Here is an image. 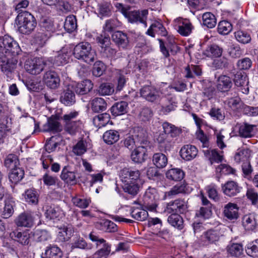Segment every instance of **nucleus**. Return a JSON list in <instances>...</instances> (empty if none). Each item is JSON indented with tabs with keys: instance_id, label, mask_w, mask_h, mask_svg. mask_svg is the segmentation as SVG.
I'll list each match as a JSON object with an SVG mask.
<instances>
[{
	"instance_id": "53",
	"label": "nucleus",
	"mask_w": 258,
	"mask_h": 258,
	"mask_svg": "<svg viewBox=\"0 0 258 258\" xmlns=\"http://www.w3.org/2000/svg\"><path fill=\"white\" fill-rule=\"evenodd\" d=\"M121 22L116 18H111L106 20L103 26V33H113L121 26Z\"/></svg>"
},
{
	"instance_id": "33",
	"label": "nucleus",
	"mask_w": 258,
	"mask_h": 258,
	"mask_svg": "<svg viewBox=\"0 0 258 258\" xmlns=\"http://www.w3.org/2000/svg\"><path fill=\"white\" fill-rule=\"evenodd\" d=\"M223 52V48L216 43L208 45L203 54L212 59L220 57Z\"/></svg>"
},
{
	"instance_id": "44",
	"label": "nucleus",
	"mask_w": 258,
	"mask_h": 258,
	"mask_svg": "<svg viewBox=\"0 0 258 258\" xmlns=\"http://www.w3.org/2000/svg\"><path fill=\"white\" fill-rule=\"evenodd\" d=\"M242 223L243 226L247 231L254 230L257 225L255 215L253 213L244 215L242 218Z\"/></svg>"
},
{
	"instance_id": "25",
	"label": "nucleus",
	"mask_w": 258,
	"mask_h": 258,
	"mask_svg": "<svg viewBox=\"0 0 258 258\" xmlns=\"http://www.w3.org/2000/svg\"><path fill=\"white\" fill-rule=\"evenodd\" d=\"M68 48L66 47H63L57 52V54L54 57H51L48 59L50 61L53 65L56 66H62L67 64L69 62V55L68 53Z\"/></svg>"
},
{
	"instance_id": "43",
	"label": "nucleus",
	"mask_w": 258,
	"mask_h": 258,
	"mask_svg": "<svg viewBox=\"0 0 258 258\" xmlns=\"http://www.w3.org/2000/svg\"><path fill=\"white\" fill-rule=\"evenodd\" d=\"M158 148L161 152L167 153L172 147V142L166 137L163 134H160L157 138Z\"/></svg>"
},
{
	"instance_id": "24",
	"label": "nucleus",
	"mask_w": 258,
	"mask_h": 258,
	"mask_svg": "<svg viewBox=\"0 0 258 258\" xmlns=\"http://www.w3.org/2000/svg\"><path fill=\"white\" fill-rule=\"evenodd\" d=\"M233 86L232 79L229 76L221 75L217 80V89L221 93H227Z\"/></svg>"
},
{
	"instance_id": "48",
	"label": "nucleus",
	"mask_w": 258,
	"mask_h": 258,
	"mask_svg": "<svg viewBox=\"0 0 258 258\" xmlns=\"http://www.w3.org/2000/svg\"><path fill=\"white\" fill-rule=\"evenodd\" d=\"M255 126V125L244 123L243 124H237L236 127L238 128V133L240 137L247 138L254 136L253 129Z\"/></svg>"
},
{
	"instance_id": "52",
	"label": "nucleus",
	"mask_w": 258,
	"mask_h": 258,
	"mask_svg": "<svg viewBox=\"0 0 258 258\" xmlns=\"http://www.w3.org/2000/svg\"><path fill=\"white\" fill-rule=\"evenodd\" d=\"M164 135H170L172 138L179 136L182 132L181 128L175 126L174 125L168 122H164L162 124Z\"/></svg>"
},
{
	"instance_id": "15",
	"label": "nucleus",
	"mask_w": 258,
	"mask_h": 258,
	"mask_svg": "<svg viewBox=\"0 0 258 258\" xmlns=\"http://www.w3.org/2000/svg\"><path fill=\"white\" fill-rule=\"evenodd\" d=\"M44 65L42 58L35 57L33 59L27 60L25 63L24 68L28 73L36 75L43 71Z\"/></svg>"
},
{
	"instance_id": "36",
	"label": "nucleus",
	"mask_w": 258,
	"mask_h": 258,
	"mask_svg": "<svg viewBox=\"0 0 258 258\" xmlns=\"http://www.w3.org/2000/svg\"><path fill=\"white\" fill-rule=\"evenodd\" d=\"M128 104L124 101L115 102L109 109L111 115L113 117L121 115L127 112Z\"/></svg>"
},
{
	"instance_id": "29",
	"label": "nucleus",
	"mask_w": 258,
	"mask_h": 258,
	"mask_svg": "<svg viewBox=\"0 0 258 258\" xmlns=\"http://www.w3.org/2000/svg\"><path fill=\"white\" fill-rule=\"evenodd\" d=\"M12 134V126L9 123L8 117L0 118V145L5 143V140Z\"/></svg>"
},
{
	"instance_id": "27",
	"label": "nucleus",
	"mask_w": 258,
	"mask_h": 258,
	"mask_svg": "<svg viewBox=\"0 0 258 258\" xmlns=\"http://www.w3.org/2000/svg\"><path fill=\"white\" fill-rule=\"evenodd\" d=\"M222 190L223 193L228 197H233L240 192L241 187L238 183L233 180H229L222 184Z\"/></svg>"
},
{
	"instance_id": "2",
	"label": "nucleus",
	"mask_w": 258,
	"mask_h": 258,
	"mask_svg": "<svg viewBox=\"0 0 258 258\" xmlns=\"http://www.w3.org/2000/svg\"><path fill=\"white\" fill-rule=\"evenodd\" d=\"M15 22L19 32L26 35L31 34L37 24L35 17L26 11H19Z\"/></svg>"
},
{
	"instance_id": "20",
	"label": "nucleus",
	"mask_w": 258,
	"mask_h": 258,
	"mask_svg": "<svg viewBox=\"0 0 258 258\" xmlns=\"http://www.w3.org/2000/svg\"><path fill=\"white\" fill-rule=\"evenodd\" d=\"M60 179L68 186H74L78 183V177L75 171L71 170L69 165L64 166L60 174Z\"/></svg>"
},
{
	"instance_id": "4",
	"label": "nucleus",
	"mask_w": 258,
	"mask_h": 258,
	"mask_svg": "<svg viewBox=\"0 0 258 258\" xmlns=\"http://www.w3.org/2000/svg\"><path fill=\"white\" fill-rule=\"evenodd\" d=\"M73 55L75 58L88 64L93 62L97 56L95 50L92 49L91 44L88 42L77 44L73 49Z\"/></svg>"
},
{
	"instance_id": "16",
	"label": "nucleus",
	"mask_w": 258,
	"mask_h": 258,
	"mask_svg": "<svg viewBox=\"0 0 258 258\" xmlns=\"http://www.w3.org/2000/svg\"><path fill=\"white\" fill-rule=\"evenodd\" d=\"M14 223L17 227L31 228L34 224V218L30 211H24L15 219Z\"/></svg>"
},
{
	"instance_id": "14",
	"label": "nucleus",
	"mask_w": 258,
	"mask_h": 258,
	"mask_svg": "<svg viewBox=\"0 0 258 258\" xmlns=\"http://www.w3.org/2000/svg\"><path fill=\"white\" fill-rule=\"evenodd\" d=\"M234 85L243 94H247L249 92L248 79L246 74L243 71H238L234 75L232 79Z\"/></svg>"
},
{
	"instance_id": "30",
	"label": "nucleus",
	"mask_w": 258,
	"mask_h": 258,
	"mask_svg": "<svg viewBox=\"0 0 258 258\" xmlns=\"http://www.w3.org/2000/svg\"><path fill=\"white\" fill-rule=\"evenodd\" d=\"M147 148L136 147L131 154L132 160L135 163L142 164L147 159Z\"/></svg>"
},
{
	"instance_id": "6",
	"label": "nucleus",
	"mask_w": 258,
	"mask_h": 258,
	"mask_svg": "<svg viewBox=\"0 0 258 258\" xmlns=\"http://www.w3.org/2000/svg\"><path fill=\"white\" fill-rule=\"evenodd\" d=\"M159 200V195L157 189L149 187L144 195L141 207L152 212L156 211Z\"/></svg>"
},
{
	"instance_id": "11",
	"label": "nucleus",
	"mask_w": 258,
	"mask_h": 258,
	"mask_svg": "<svg viewBox=\"0 0 258 258\" xmlns=\"http://www.w3.org/2000/svg\"><path fill=\"white\" fill-rule=\"evenodd\" d=\"M61 118L60 113H57L51 115L47 118V121L43 124L42 131L44 132H50L53 133H59L62 131L61 124L58 121Z\"/></svg>"
},
{
	"instance_id": "49",
	"label": "nucleus",
	"mask_w": 258,
	"mask_h": 258,
	"mask_svg": "<svg viewBox=\"0 0 258 258\" xmlns=\"http://www.w3.org/2000/svg\"><path fill=\"white\" fill-rule=\"evenodd\" d=\"M153 164L158 169L165 168L168 163L167 156L162 152L154 153L152 157Z\"/></svg>"
},
{
	"instance_id": "19",
	"label": "nucleus",
	"mask_w": 258,
	"mask_h": 258,
	"mask_svg": "<svg viewBox=\"0 0 258 258\" xmlns=\"http://www.w3.org/2000/svg\"><path fill=\"white\" fill-rule=\"evenodd\" d=\"M140 93L142 97L151 102H154L160 97L158 90L152 85H145L142 87Z\"/></svg>"
},
{
	"instance_id": "9",
	"label": "nucleus",
	"mask_w": 258,
	"mask_h": 258,
	"mask_svg": "<svg viewBox=\"0 0 258 258\" xmlns=\"http://www.w3.org/2000/svg\"><path fill=\"white\" fill-rule=\"evenodd\" d=\"M17 63L18 58L0 54V69L8 78L12 77V74L17 68Z\"/></svg>"
},
{
	"instance_id": "12",
	"label": "nucleus",
	"mask_w": 258,
	"mask_h": 258,
	"mask_svg": "<svg viewBox=\"0 0 258 258\" xmlns=\"http://www.w3.org/2000/svg\"><path fill=\"white\" fill-rule=\"evenodd\" d=\"M221 236L220 231L214 228H210L204 231L200 236L199 240L203 245H208L215 244Z\"/></svg>"
},
{
	"instance_id": "1",
	"label": "nucleus",
	"mask_w": 258,
	"mask_h": 258,
	"mask_svg": "<svg viewBox=\"0 0 258 258\" xmlns=\"http://www.w3.org/2000/svg\"><path fill=\"white\" fill-rule=\"evenodd\" d=\"M121 189L130 198L136 197L140 192L144 183L141 171L132 167H124L119 171Z\"/></svg>"
},
{
	"instance_id": "39",
	"label": "nucleus",
	"mask_w": 258,
	"mask_h": 258,
	"mask_svg": "<svg viewBox=\"0 0 258 258\" xmlns=\"http://www.w3.org/2000/svg\"><path fill=\"white\" fill-rule=\"evenodd\" d=\"M31 241L35 242H42L47 241L50 237L49 232L45 229H38L30 232Z\"/></svg>"
},
{
	"instance_id": "13",
	"label": "nucleus",
	"mask_w": 258,
	"mask_h": 258,
	"mask_svg": "<svg viewBox=\"0 0 258 258\" xmlns=\"http://www.w3.org/2000/svg\"><path fill=\"white\" fill-rule=\"evenodd\" d=\"M43 82L46 86L51 89H56L60 85V79L58 73L54 70L46 71L43 76Z\"/></svg>"
},
{
	"instance_id": "35",
	"label": "nucleus",
	"mask_w": 258,
	"mask_h": 258,
	"mask_svg": "<svg viewBox=\"0 0 258 258\" xmlns=\"http://www.w3.org/2000/svg\"><path fill=\"white\" fill-rule=\"evenodd\" d=\"M238 210L239 207L236 204L230 202L224 206V216L230 220H236L239 217Z\"/></svg>"
},
{
	"instance_id": "37",
	"label": "nucleus",
	"mask_w": 258,
	"mask_h": 258,
	"mask_svg": "<svg viewBox=\"0 0 258 258\" xmlns=\"http://www.w3.org/2000/svg\"><path fill=\"white\" fill-rule=\"evenodd\" d=\"M96 226L98 229L106 232L114 233L118 231L117 226L107 219H103L97 222Z\"/></svg>"
},
{
	"instance_id": "38",
	"label": "nucleus",
	"mask_w": 258,
	"mask_h": 258,
	"mask_svg": "<svg viewBox=\"0 0 258 258\" xmlns=\"http://www.w3.org/2000/svg\"><path fill=\"white\" fill-rule=\"evenodd\" d=\"M184 78L186 79H194L195 76L200 77L203 74L202 68L200 66L187 64L184 68Z\"/></svg>"
},
{
	"instance_id": "41",
	"label": "nucleus",
	"mask_w": 258,
	"mask_h": 258,
	"mask_svg": "<svg viewBox=\"0 0 258 258\" xmlns=\"http://www.w3.org/2000/svg\"><path fill=\"white\" fill-rule=\"evenodd\" d=\"M10 235L12 238L23 245H28L29 242L31 241L30 232L28 233L27 231L21 232L15 230L13 231Z\"/></svg>"
},
{
	"instance_id": "8",
	"label": "nucleus",
	"mask_w": 258,
	"mask_h": 258,
	"mask_svg": "<svg viewBox=\"0 0 258 258\" xmlns=\"http://www.w3.org/2000/svg\"><path fill=\"white\" fill-rule=\"evenodd\" d=\"M58 229L56 240L60 243L70 242L72 237L74 236L75 227L70 224H61L54 226Z\"/></svg>"
},
{
	"instance_id": "58",
	"label": "nucleus",
	"mask_w": 258,
	"mask_h": 258,
	"mask_svg": "<svg viewBox=\"0 0 258 258\" xmlns=\"http://www.w3.org/2000/svg\"><path fill=\"white\" fill-rule=\"evenodd\" d=\"M106 69L107 67L103 61H96L92 69V74L95 77H100L105 73Z\"/></svg>"
},
{
	"instance_id": "26",
	"label": "nucleus",
	"mask_w": 258,
	"mask_h": 258,
	"mask_svg": "<svg viewBox=\"0 0 258 258\" xmlns=\"http://www.w3.org/2000/svg\"><path fill=\"white\" fill-rule=\"evenodd\" d=\"M177 20L178 22V33L182 36L189 35L194 29V27L189 19L179 17Z\"/></svg>"
},
{
	"instance_id": "60",
	"label": "nucleus",
	"mask_w": 258,
	"mask_h": 258,
	"mask_svg": "<svg viewBox=\"0 0 258 258\" xmlns=\"http://www.w3.org/2000/svg\"><path fill=\"white\" fill-rule=\"evenodd\" d=\"M77 21L76 16L71 15L67 16L64 23V28L69 33L74 32L77 28Z\"/></svg>"
},
{
	"instance_id": "50",
	"label": "nucleus",
	"mask_w": 258,
	"mask_h": 258,
	"mask_svg": "<svg viewBox=\"0 0 258 258\" xmlns=\"http://www.w3.org/2000/svg\"><path fill=\"white\" fill-rule=\"evenodd\" d=\"M251 151L248 148H240L237 149L234 155V160L237 163H244L250 160Z\"/></svg>"
},
{
	"instance_id": "63",
	"label": "nucleus",
	"mask_w": 258,
	"mask_h": 258,
	"mask_svg": "<svg viewBox=\"0 0 258 258\" xmlns=\"http://www.w3.org/2000/svg\"><path fill=\"white\" fill-rule=\"evenodd\" d=\"M213 65L216 69H228L230 67V61L227 57L221 56L214 59Z\"/></svg>"
},
{
	"instance_id": "10",
	"label": "nucleus",
	"mask_w": 258,
	"mask_h": 258,
	"mask_svg": "<svg viewBox=\"0 0 258 258\" xmlns=\"http://www.w3.org/2000/svg\"><path fill=\"white\" fill-rule=\"evenodd\" d=\"M111 38L119 50H126L131 48L129 37L127 33L121 31L114 32Z\"/></svg>"
},
{
	"instance_id": "40",
	"label": "nucleus",
	"mask_w": 258,
	"mask_h": 258,
	"mask_svg": "<svg viewBox=\"0 0 258 258\" xmlns=\"http://www.w3.org/2000/svg\"><path fill=\"white\" fill-rule=\"evenodd\" d=\"M203 152L205 156L208 158L211 165L213 164L214 163H221L224 159L223 155L219 154L217 149H214L211 150L207 149L203 150Z\"/></svg>"
},
{
	"instance_id": "62",
	"label": "nucleus",
	"mask_w": 258,
	"mask_h": 258,
	"mask_svg": "<svg viewBox=\"0 0 258 258\" xmlns=\"http://www.w3.org/2000/svg\"><path fill=\"white\" fill-rule=\"evenodd\" d=\"M114 91V86L112 83H103L97 90V93L101 96L110 95Z\"/></svg>"
},
{
	"instance_id": "64",
	"label": "nucleus",
	"mask_w": 258,
	"mask_h": 258,
	"mask_svg": "<svg viewBox=\"0 0 258 258\" xmlns=\"http://www.w3.org/2000/svg\"><path fill=\"white\" fill-rule=\"evenodd\" d=\"M247 254L252 257H258V239L248 243L245 247Z\"/></svg>"
},
{
	"instance_id": "56",
	"label": "nucleus",
	"mask_w": 258,
	"mask_h": 258,
	"mask_svg": "<svg viewBox=\"0 0 258 258\" xmlns=\"http://www.w3.org/2000/svg\"><path fill=\"white\" fill-rule=\"evenodd\" d=\"M83 126V122L81 120H74V121L64 124V128L66 132L70 135H74L82 130Z\"/></svg>"
},
{
	"instance_id": "18",
	"label": "nucleus",
	"mask_w": 258,
	"mask_h": 258,
	"mask_svg": "<svg viewBox=\"0 0 258 258\" xmlns=\"http://www.w3.org/2000/svg\"><path fill=\"white\" fill-rule=\"evenodd\" d=\"M73 86L68 85L66 88L61 93L59 101L67 106H70L76 103L75 90Z\"/></svg>"
},
{
	"instance_id": "61",
	"label": "nucleus",
	"mask_w": 258,
	"mask_h": 258,
	"mask_svg": "<svg viewBox=\"0 0 258 258\" xmlns=\"http://www.w3.org/2000/svg\"><path fill=\"white\" fill-rule=\"evenodd\" d=\"M203 25L208 28L215 27L217 24V20L215 16L211 12L205 13L202 16Z\"/></svg>"
},
{
	"instance_id": "34",
	"label": "nucleus",
	"mask_w": 258,
	"mask_h": 258,
	"mask_svg": "<svg viewBox=\"0 0 258 258\" xmlns=\"http://www.w3.org/2000/svg\"><path fill=\"white\" fill-rule=\"evenodd\" d=\"M228 257L239 258L243 254V245L241 243H234L230 241L226 247Z\"/></svg>"
},
{
	"instance_id": "32",
	"label": "nucleus",
	"mask_w": 258,
	"mask_h": 258,
	"mask_svg": "<svg viewBox=\"0 0 258 258\" xmlns=\"http://www.w3.org/2000/svg\"><path fill=\"white\" fill-rule=\"evenodd\" d=\"M73 86L75 92L79 95H85L90 92L93 88V83L88 79L83 80L80 83L71 84Z\"/></svg>"
},
{
	"instance_id": "47",
	"label": "nucleus",
	"mask_w": 258,
	"mask_h": 258,
	"mask_svg": "<svg viewBox=\"0 0 258 258\" xmlns=\"http://www.w3.org/2000/svg\"><path fill=\"white\" fill-rule=\"evenodd\" d=\"M76 236L73 239V241L71 243V249L79 248L81 249H91L92 244L88 243L84 238L79 235H76Z\"/></svg>"
},
{
	"instance_id": "51",
	"label": "nucleus",
	"mask_w": 258,
	"mask_h": 258,
	"mask_svg": "<svg viewBox=\"0 0 258 258\" xmlns=\"http://www.w3.org/2000/svg\"><path fill=\"white\" fill-rule=\"evenodd\" d=\"M120 138V135L117 131L110 130L106 131L103 135L104 142L107 145H112L117 142Z\"/></svg>"
},
{
	"instance_id": "22",
	"label": "nucleus",
	"mask_w": 258,
	"mask_h": 258,
	"mask_svg": "<svg viewBox=\"0 0 258 258\" xmlns=\"http://www.w3.org/2000/svg\"><path fill=\"white\" fill-rule=\"evenodd\" d=\"M146 34L152 37H155V34L162 37H166L168 35V32L161 21L155 20L150 25Z\"/></svg>"
},
{
	"instance_id": "46",
	"label": "nucleus",
	"mask_w": 258,
	"mask_h": 258,
	"mask_svg": "<svg viewBox=\"0 0 258 258\" xmlns=\"http://www.w3.org/2000/svg\"><path fill=\"white\" fill-rule=\"evenodd\" d=\"M91 108L94 113H100L107 109V104L102 98L96 97L91 101Z\"/></svg>"
},
{
	"instance_id": "59",
	"label": "nucleus",
	"mask_w": 258,
	"mask_h": 258,
	"mask_svg": "<svg viewBox=\"0 0 258 258\" xmlns=\"http://www.w3.org/2000/svg\"><path fill=\"white\" fill-rule=\"evenodd\" d=\"M153 111L151 107L144 106L140 111L139 118L141 121L147 123L150 121L153 116Z\"/></svg>"
},
{
	"instance_id": "55",
	"label": "nucleus",
	"mask_w": 258,
	"mask_h": 258,
	"mask_svg": "<svg viewBox=\"0 0 258 258\" xmlns=\"http://www.w3.org/2000/svg\"><path fill=\"white\" fill-rule=\"evenodd\" d=\"M167 221L171 225L178 230H182L184 228V221L180 214H171L168 216Z\"/></svg>"
},
{
	"instance_id": "7",
	"label": "nucleus",
	"mask_w": 258,
	"mask_h": 258,
	"mask_svg": "<svg viewBox=\"0 0 258 258\" xmlns=\"http://www.w3.org/2000/svg\"><path fill=\"white\" fill-rule=\"evenodd\" d=\"M188 202L184 199L178 198L166 204L165 211L171 214H185L188 212Z\"/></svg>"
},
{
	"instance_id": "57",
	"label": "nucleus",
	"mask_w": 258,
	"mask_h": 258,
	"mask_svg": "<svg viewBox=\"0 0 258 258\" xmlns=\"http://www.w3.org/2000/svg\"><path fill=\"white\" fill-rule=\"evenodd\" d=\"M60 137L61 136L59 135L48 138L44 145L45 150L49 153L54 152L56 147L60 145V143L57 141L58 138Z\"/></svg>"
},
{
	"instance_id": "17",
	"label": "nucleus",
	"mask_w": 258,
	"mask_h": 258,
	"mask_svg": "<svg viewBox=\"0 0 258 258\" xmlns=\"http://www.w3.org/2000/svg\"><path fill=\"white\" fill-rule=\"evenodd\" d=\"M133 135L136 144L137 145H139L138 147L151 148L152 143L150 140V138L147 132L143 128H138L137 130H135Z\"/></svg>"
},
{
	"instance_id": "21",
	"label": "nucleus",
	"mask_w": 258,
	"mask_h": 258,
	"mask_svg": "<svg viewBox=\"0 0 258 258\" xmlns=\"http://www.w3.org/2000/svg\"><path fill=\"white\" fill-rule=\"evenodd\" d=\"M63 252L61 249L55 244H49L42 252L41 258H62Z\"/></svg>"
},
{
	"instance_id": "23",
	"label": "nucleus",
	"mask_w": 258,
	"mask_h": 258,
	"mask_svg": "<svg viewBox=\"0 0 258 258\" xmlns=\"http://www.w3.org/2000/svg\"><path fill=\"white\" fill-rule=\"evenodd\" d=\"M25 201L29 205L37 206L39 204L40 194L39 190L33 187L26 189L22 194Z\"/></svg>"
},
{
	"instance_id": "54",
	"label": "nucleus",
	"mask_w": 258,
	"mask_h": 258,
	"mask_svg": "<svg viewBox=\"0 0 258 258\" xmlns=\"http://www.w3.org/2000/svg\"><path fill=\"white\" fill-rule=\"evenodd\" d=\"M20 161L18 156L15 154H8L4 160V165L8 169L11 170L19 167Z\"/></svg>"
},
{
	"instance_id": "28",
	"label": "nucleus",
	"mask_w": 258,
	"mask_h": 258,
	"mask_svg": "<svg viewBox=\"0 0 258 258\" xmlns=\"http://www.w3.org/2000/svg\"><path fill=\"white\" fill-rule=\"evenodd\" d=\"M15 206L16 203L14 198L11 195H9L4 201V207L1 214L2 218L8 219L12 217L14 213Z\"/></svg>"
},
{
	"instance_id": "3",
	"label": "nucleus",
	"mask_w": 258,
	"mask_h": 258,
	"mask_svg": "<svg viewBox=\"0 0 258 258\" xmlns=\"http://www.w3.org/2000/svg\"><path fill=\"white\" fill-rule=\"evenodd\" d=\"M115 7L131 23H141L147 26V20L148 15V10L130 11L131 7L130 6H124L121 3H117Z\"/></svg>"
},
{
	"instance_id": "42",
	"label": "nucleus",
	"mask_w": 258,
	"mask_h": 258,
	"mask_svg": "<svg viewBox=\"0 0 258 258\" xmlns=\"http://www.w3.org/2000/svg\"><path fill=\"white\" fill-rule=\"evenodd\" d=\"M165 176L169 180L180 181L184 177L185 172L180 168H173L166 172Z\"/></svg>"
},
{
	"instance_id": "31",
	"label": "nucleus",
	"mask_w": 258,
	"mask_h": 258,
	"mask_svg": "<svg viewBox=\"0 0 258 258\" xmlns=\"http://www.w3.org/2000/svg\"><path fill=\"white\" fill-rule=\"evenodd\" d=\"M198 150L196 146L192 145H185L182 146L179 153L181 157L185 161H190L197 155Z\"/></svg>"
},
{
	"instance_id": "5",
	"label": "nucleus",
	"mask_w": 258,
	"mask_h": 258,
	"mask_svg": "<svg viewBox=\"0 0 258 258\" xmlns=\"http://www.w3.org/2000/svg\"><path fill=\"white\" fill-rule=\"evenodd\" d=\"M22 53L18 42L9 36L0 37V54L17 58Z\"/></svg>"
},
{
	"instance_id": "45",
	"label": "nucleus",
	"mask_w": 258,
	"mask_h": 258,
	"mask_svg": "<svg viewBox=\"0 0 258 258\" xmlns=\"http://www.w3.org/2000/svg\"><path fill=\"white\" fill-rule=\"evenodd\" d=\"M25 171L22 167H16L11 170L9 173L10 181L14 185L17 184L24 178Z\"/></svg>"
}]
</instances>
